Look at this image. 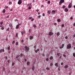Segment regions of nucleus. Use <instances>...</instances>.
Returning <instances> with one entry per match:
<instances>
[{"label":"nucleus","instance_id":"nucleus-42","mask_svg":"<svg viewBox=\"0 0 75 75\" xmlns=\"http://www.w3.org/2000/svg\"><path fill=\"white\" fill-rule=\"evenodd\" d=\"M14 65V63H12V66H13Z\"/></svg>","mask_w":75,"mask_h":75},{"label":"nucleus","instance_id":"nucleus-55","mask_svg":"<svg viewBox=\"0 0 75 75\" xmlns=\"http://www.w3.org/2000/svg\"><path fill=\"white\" fill-rule=\"evenodd\" d=\"M44 56H45V54H42V56L43 57H44Z\"/></svg>","mask_w":75,"mask_h":75},{"label":"nucleus","instance_id":"nucleus-54","mask_svg":"<svg viewBox=\"0 0 75 75\" xmlns=\"http://www.w3.org/2000/svg\"><path fill=\"white\" fill-rule=\"evenodd\" d=\"M3 71H5V69L4 68H4H3Z\"/></svg>","mask_w":75,"mask_h":75},{"label":"nucleus","instance_id":"nucleus-53","mask_svg":"<svg viewBox=\"0 0 75 75\" xmlns=\"http://www.w3.org/2000/svg\"><path fill=\"white\" fill-rule=\"evenodd\" d=\"M42 16H45V14H44V13H43Z\"/></svg>","mask_w":75,"mask_h":75},{"label":"nucleus","instance_id":"nucleus-45","mask_svg":"<svg viewBox=\"0 0 75 75\" xmlns=\"http://www.w3.org/2000/svg\"><path fill=\"white\" fill-rule=\"evenodd\" d=\"M63 57H66V55H65V54H63Z\"/></svg>","mask_w":75,"mask_h":75},{"label":"nucleus","instance_id":"nucleus-13","mask_svg":"<svg viewBox=\"0 0 75 75\" xmlns=\"http://www.w3.org/2000/svg\"><path fill=\"white\" fill-rule=\"evenodd\" d=\"M64 68L66 69L68 68V66L67 65H66L64 66Z\"/></svg>","mask_w":75,"mask_h":75},{"label":"nucleus","instance_id":"nucleus-7","mask_svg":"<svg viewBox=\"0 0 75 75\" xmlns=\"http://www.w3.org/2000/svg\"><path fill=\"white\" fill-rule=\"evenodd\" d=\"M69 8H71V3H70L68 6Z\"/></svg>","mask_w":75,"mask_h":75},{"label":"nucleus","instance_id":"nucleus-57","mask_svg":"<svg viewBox=\"0 0 75 75\" xmlns=\"http://www.w3.org/2000/svg\"><path fill=\"white\" fill-rule=\"evenodd\" d=\"M29 19H32V17H30L29 18Z\"/></svg>","mask_w":75,"mask_h":75},{"label":"nucleus","instance_id":"nucleus-29","mask_svg":"<svg viewBox=\"0 0 75 75\" xmlns=\"http://www.w3.org/2000/svg\"><path fill=\"white\" fill-rule=\"evenodd\" d=\"M33 27H34V28H35V27H36V25H33Z\"/></svg>","mask_w":75,"mask_h":75},{"label":"nucleus","instance_id":"nucleus-48","mask_svg":"<svg viewBox=\"0 0 75 75\" xmlns=\"http://www.w3.org/2000/svg\"><path fill=\"white\" fill-rule=\"evenodd\" d=\"M6 30H7V31H9V28H8Z\"/></svg>","mask_w":75,"mask_h":75},{"label":"nucleus","instance_id":"nucleus-24","mask_svg":"<svg viewBox=\"0 0 75 75\" xmlns=\"http://www.w3.org/2000/svg\"><path fill=\"white\" fill-rule=\"evenodd\" d=\"M73 56L74 57H75V53H73Z\"/></svg>","mask_w":75,"mask_h":75},{"label":"nucleus","instance_id":"nucleus-36","mask_svg":"<svg viewBox=\"0 0 75 75\" xmlns=\"http://www.w3.org/2000/svg\"><path fill=\"white\" fill-rule=\"evenodd\" d=\"M4 27H2V28H1V29L2 30H4Z\"/></svg>","mask_w":75,"mask_h":75},{"label":"nucleus","instance_id":"nucleus-11","mask_svg":"<svg viewBox=\"0 0 75 75\" xmlns=\"http://www.w3.org/2000/svg\"><path fill=\"white\" fill-rule=\"evenodd\" d=\"M32 69L33 71H34V70L35 69V68L34 67V66H33L32 67Z\"/></svg>","mask_w":75,"mask_h":75},{"label":"nucleus","instance_id":"nucleus-50","mask_svg":"<svg viewBox=\"0 0 75 75\" xmlns=\"http://www.w3.org/2000/svg\"><path fill=\"white\" fill-rule=\"evenodd\" d=\"M65 38H66V39H68V37L67 36H66L65 37Z\"/></svg>","mask_w":75,"mask_h":75},{"label":"nucleus","instance_id":"nucleus-38","mask_svg":"<svg viewBox=\"0 0 75 75\" xmlns=\"http://www.w3.org/2000/svg\"><path fill=\"white\" fill-rule=\"evenodd\" d=\"M52 65H53V63H51L50 64V66H52Z\"/></svg>","mask_w":75,"mask_h":75},{"label":"nucleus","instance_id":"nucleus-41","mask_svg":"<svg viewBox=\"0 0 75 75\" xmlns=\"http://www.w3.org/2000/svg\"><path fill=\"white\" fill-rule=\"evenodd\" d=\"M61 65H64V63H63V62H62V63H61Z\"/></svg>","mask_w":75,"mask_h":75},{"label":"nucleus","instance_id":"nucleus-16","mask_svg":"<svg viewBox=\"0 0 75 75\" xmlns=\"http://www.w3.org/2000/svg\"><path fill=\"white\" fill-rule=\"evenodd\" d=\"M55 65V66H56L57 67H58V63H56Z\"/></svg>","mask_w":75,"mask_h":75},{"label":"nucleus","instance_id":"nucleus-40","mask_svg":"<svg viewBox=\"0 0 75 75\" xmlns=\"http://www.w3.org/2000/svg\"><path fill=\"white\" fill-rule=\"evenodd\" d=\"M16 37H18V33H17L16 35Z\"/></svg>","mask_w":75,"mask_h":75},{"label":"nucleus","instance_id":"nucleus-58","mask_svg":"<svg viewBox=\"0 0 75 75\" xmlns=\"http://www.w3.org/2000/svg\"><path fill=\"white\" fill-rule=\"evenodd\" d=\"M5 58H6V59H7V56H6L5 57Z\"/></svg>","mask_w":75,"mask_h":75},{"label":"nucleus","instance_id":"nucleus-32","mask_svg":"<svg viewBox=\"0 0 75 75\" xmlns=\"http://www.w3.org/2000/svg\"><path fill=\"white\" fill-rule=\"evenodd\" d=\"M3 24V22H1L0 24H1V25H2Z\"/></svg>","mask_w":75,"mask_h":75},{"label":"nucleus","instance_id":"nucleus-46","mask_svg":"<svg viewBox=\"0 0 75 75\" xmlns=\"http://www.w3.org/2000/svg\"><path fill=\"white\" fill-rule=\"evenodd\" d=\"M39 11V9H37L36 10V11H37V12H38Z\"/></svg>","mask_w":75,"mask_h":75},{"label":"nucleus","instance_id":"nucleus-35","mask_svg":"<svg viewBox=\"0 0 75 75\" xmlns=\"http://www.w3.org/2000/svg\"><path fill=\"white\" fill-rule=\"evenodd\" d=\"M47 3H49V4L50 3V1H47Z\"/></svg>","mask_w":75,"mask_h":75},{"label":"nucleus","instance_id":"nucleus-4","mask_svg":"<svg viewBox=\"0 0 75 75\" xmlns=\"http://www.w3.org/2000/svg\"><path fill=\"white\" fill-rule=\"evenodd\" d=\"M25 48L26 51H28L29 50V47H27L26 46L25 47Z\"/></svg>","mask_w":75,"mask_h":75},{"label":"nucleus","instance_id":"nucleus-28","mask_svg":"<svg viewBox=\"0 0 75 75\" xmlns=\"http://www.w3.org/2000/svg\"><path fill=\"white\" fill-rule=\"evenodd\" d=\"M23 54H21L20 56H21V57H23Z\"/></svg>","mask_w":75,"mask_h":75},{"label":"nucleus","instance_id":"nucleus-31","mask_svg":"<svg viewBox=\"0 0 75 75\" xmlns=\"http://www.w3.org/2000/svg\"><path fill=\"white\" fill-rule=\"evenodd\" d=\"M7 49H8V50H10V48L9 47H8Z\"/></svg>","mask_w":75,"mask_h":75},{"label":"nucleus","instance_id":"nucleus-6","mask_svg":"<svg viewBox=\"0 0 75 75\" xmlns=\"http://www.w3.org/2000/svg\"><path fill=\"white\" fill-rule=\"evenodd\" d=\"M64 44H62V46L60 47V48L61 49V48H64Z\"/></svg>","mask_w":75,"mask_h":75},{"label":"nucleus","instance_id":"nucleus-27","mask_svg":"<svg viewBox=\"0 0 75 75\" xmlns=\"http://www.w3.org/2000/svg\"><path fill=\"white\" fill-rule=\"evenodd\" d=\"M27 65H29V64H30V62H27Z\"/></svg>","mask_w":75,"mask_h":75},{"label":"nucleus","instance_id":"nucleus-26","mask_svg":"<svg viewBox=\"0 0 75 75\" xmlns=\"http://www.w3.org/2000/svg\"><path fill=\"white\" fill-rule=\"evenodd\" d=\"M63 8H65V6L64 5L62 7Z\"/></svg>","mask_w":75,"mask_h":75},{"label":"nucleus","instance_id":"nucleus-3","mask_svg":"<svg viewBox=\"0 0 75 75\" xmlns=\"http://www.w3.org/2000/svg\"><path fill=\"white\" fill-rule=\"evenodd\" d=\"M22 2H23L22 0H19L18 2V4H19V5H20V4H21V3H22Z\"/></svg>","mask_w":75,"mask_h":75},{"label":"nucleus","instance_id":"nucleus-8","mask_svg":"<svg viewBox=\"0 0 75 75\" xmlns=\"http://www.w3.org/2000/svg\"><path fill=\"white\" fill-rule=\"evenodd\" d=\"M40 51V49H38L37 50H35V52H36V53H37V52H38V51Z\"/></svg>","mask_w":75,"mask_h":75},{"label":"nucleus","instance_id":"nucleus-22","mask_svg":"<svg viewBox=\"0 0 75 75\" xmlns=\"http://www.w3.org/2000/svg\"><path fill=\"white\" fill-rule=\"evenodd\" d=\"M20 55H17V57H16V58H18V57H20Z\"/></svg>","mask_w":75,"mask_h":75},{"label":"nucleus","instance_id":"nucleus-20","mask_svg":"<svg viewBox=\"0 0 75 75\" xmlns=\"http://www.w3.org/2000/svg\"><path fill=\"white\" fill-rule=\"evenodd\" d=\"M8 7L6 6L5 7V9H7V8H8Z\"/></svg>","mask_w":75,"mask_h":75},{"label":"nucleus","instance_id":"nucleus-15","mask_svg":"<svg viewBox=\"0 0 75 75\" xmlns=\"http://www.w3.org/2000/svg\"><path fill=\"white\" fill-rule=\"evenodd\" d=\"M30 40H33V36H30Z\"/></svg>","mask_w":75,"mask_h":75},{"label":"nucleus","instance_id":"nucleus-51","mask_svg":"<svg viewBox=\"0 0 75 75\" xmlns=\"http://www.w3.org/2000/svg\"><path fill=\"white\" fill-rule=\"evenodd\" d=\"M2 52H4V49H2Z\"/></svg>","mask_w":75,"mask_h":75},{"label":"nucleus","instance_id":"nucleus-2","mask_svg":"<svg viewBox=\"0 0 75 75\" xmlns=\"http://www.w3.org/2000/svg\"><path fill=\"white\" fill-rule=\"evenodd\" d=\"M64 0H60V1L59 3V5H61L62 3H64Z\"/></svg>","mask_w":75,"mask_h":75},{"label":"nucleus","instance_id":"nucleus-23","mask_svg":"<svg viewBox=\"0 0 75 75\" xmlns=\"http://www.w3.org/2000/svg\"><path fill=\"white\" fill-rule=\"evenodd\" d=\"M11 4H12V2H11L10 1L9 2V4L11 5Z\"/></svg>","mask_w":75,"mask_h":75},{"label":"nucleus","instance_id":"nucleus-52","mask_svg":"<svg viewBox=\"0 0 75 75\" xmlns=\"http://www.w3.org/2000/svg\"><path fill=\"white\" fill-rule=\"evenodd\" d=\"M57 55L58 56H59V53H57Z\"/></svg>","mask_w":75,"mask_h":75},{"label":"nucleus","instance_id":"nucleus-37","mask_svg":"<svg viewBox=\"0 0 75 75\" xmlns=\"http://www.w3.org/2000/svg\"><path fill=\"white\" fill-rule=\"evenodd\" d=\"M14 42H15V41H13L12 42V44H14Z\"/></svg>","mask_w":75,"mask_h":75},{"label":"nucleus","instance_id":"nucleus-60","mask_svg":"<svg viewBox=\"0 0 75 75\" xmlns=\"http://www.w3.org/2000/svg\"><path fill=\"white\" fill-rule=\"evenodd\" d=\"M70 18H71V20H72V19H73V17H71Z\"/></svg>","mask_w":75,"mask_h":75},{"label":"nucleus","instance_id":"nucleus-34","mask_svg":"<svg viewBox=\"0 0 75 75\" xmlns=\"http://www.w3.org/2000/svg\"><path fill=\"white\" fill-rule=\"evenodd\" d=\"M64 27V24H63L62 25V27Z\"/></svg>","mask_w":75,"mask_h":75},{"label":"nucleus","instance_id":"nucleus-56","mask_svg":"<svg viewBox=\"0 0 75 75\" xmlns=\"http://www.w3.org/2000/svg\"><path fill=\"white\" fill-rule=\"evenodd\" d=\"M17 21V19L15 20V21Z\"/></svg>","mask_w":75,"mask_h":75},{"label":"nucleus","instance_id":"nucleus-9","mask_svg":"<svg viewBox=\"0 0 75 75\" xmlns=\"http://www.w3.org/2000/svg\"><path fill=\"white\" fill-rule=\"evenodd\" d=\"M64 11L66 12H68V9L67 8H65L64 9Z\"/></svg>","mask_w":75,"mask_h":75},{"label":"nucleus","instance_id":"nucleus-1","mask_svg":"<svg viewBox=\"0 0 75 75\" xmlns=\"http://www.w3.org/2000/svg\"><path fill=\"white\" fill-rule=\"evenodd\" d=\"M71 48V45L69 44L67 46V49H70Z\"/></svg>","mask_w":75,"mask_h":75},{"label":"nucleus","instance_id":"nucleus-49","mask_svg":"<svg viewBox=\"0 0 75 75\" xmlns=\"http://www.w3.org/2000/svg\"><path fill=\"white\" fill-rule=\"evenodd\" d=\"M38 17L39 18H40V17H41V16L40 15L39 16H38Z\"/></svg>","mask_w":75,"mask_h":75},{"label":"nucleus","instance_id":"nucleus-47","mask_svg":"<svg viewBox=\"0 0 75 75\" xmlns=\"http://www.w3.org/2000/svg\"><path fill=\"white\" fill-rule=\"evenodd\" d=\"M21 35H23V32H21Z\"/></svg>","mask_w":75,"mask_h":75},{"label":"nucleus","instance_id":"nucleus-61","mask_svg":"<svg viewBox=\"0 0 75 75\" xmlns=\"http://www.w3.org/2000/svg\"><path fill=\"white\" fill-rule=\"evenodd\" d=\"M30 31H31V29H29V32L30 33Z\"/></svg>","mask_w":75,"mask_h":75},{"label":"nucleus","instance_id":"nucleus-64","mask_svg":"<svg viewBox=\"0 0 75 75\" xmlns=\"http://www.w3.org/2000/svg\"><path fill=\"white\" fill-rule=\"evenodd\" d=\"M73 7H74V8H75V5H74V6H73Z\"/></svg>","mask_w":75,"mask_h":75},{"label":"nucleus","instance_id":"nucleus-19","mask_svg":"<svg viewBox=\"0 0 75 75\" xmlns=\"http://www.w3.org/2000/svg\"><path fill=\"white\" fill-rule=\"evenodd\" d=\"M3 13H5V12H6V9H4L3 10Z\"/></svg>","mask_w":75,"mask_h":75},{"label":"nucleus","instance_id":"nucleus-14","mask_svg":"<svg viewBox=\"0 0 75 75\" xmlns=\"http://www.w3.org/2000/svg\"><path fill=\"white\" fill-rule=\"evenodd\" d=\"M50 59L52 60V59H53V57L52 56H51L50 58Z\"/></svg>","mask_w":75,"mask_h":75},{"label":"nucleus","instance_id":"nucleus-30","mask_svg":"<svg viewBox=\"0 0 75 75\" xmlns=\"http://www.w3.org/2000/svg\"><path fill=\"white\" fill-rule=\"evenodd\" d=\"M16 45H18V43L17 42H16Z\"/></svg>","mask_w":75,"mask_h":75},{"label":"nucleus","instance_id":"nucleus-62","mask_svg":"<svg viewBox=\"0 0 75 75\" xmlns=\"http://www.w3.org/2000/svg\"><path fill=\"white\" fill-rule=\"evenodd\" d=\"M34 47L35 48H36V46L35 45L34 46Z\"/></svg>","mask_w":75,"mask_h":75},{"label":"nucleus","instance_id":"nucleus-33","mask_svg":"<svg viewBox=\"0 0 75 75\" xmlns=\"http://www.w3.org/2000/svg\"><path fill=\"white\" fill-rule=\"evenodd\" d=\"M12 26V24H10L9 25V27H11Z\"/></svg>","mask_w":75,"mask_h":75},{"label":"nucleus","instance_id":"nucleus-18","mask_svg":"<svg viewBox=\"0 0 75 75\" xmlns=\"http://www.w3.org/2000/svg\"><path fill=\"white\" fill-rule=\"evenodd\" d=\"M59 35H60V33H59L58 32V33H57V36H59Z\"/></svg>","mask_w":75,"mask_h":75},{"label":"nucleus","instance_id":"nucleus-12","mask_svg":"<svg viewBox=\"0 0 75 75\" xmlns=\"http://www.w3.org/2000/svg\"><path fill=\"white\" fill-rule=\"evenodd\" d=\"M19 28V25H17L16 26V29H18Z\"/></svg>","mask_w":75,"mask_h":75},{"label":"nucleus","instance_id":"nucleus-5","mask_svg":"<svg viewBox=\"0 0 75 75\" xmlns=\"http://www.w3.org/2000/svg\"><path fill=\"white\" fill-rule=\"evenodd\" d=\"M53 34L54 33H53L52 32H49V35H50L51 36V35H53Z\"/></svg>","mask_w":75,"mask_h":75},{"label":"nucleus","instance_id":"nucleus-39","mask_svg":"<svg viewBox=\"0 0 75 75\" xmlns=\"http://www.w3.org/2000/svg\"><path fill=\"white\" fill-rule=\"evenodd\" d=\"M0 52L1 53V52H2V49H1L0 50Z\"/></svg>","mask_w":75,"mask_h":75},{"label":"nucleus","instance_id":"nucleus-17","mask_svg":"<svg viewBox=\"0 0 75 75\" xmlns=\"http://www.w3.org/2000/svg\"><path fill=\"white\" fill-rule=\"evenodd\" d=\"M47 13L48 14H50L51 13V11H50V10L48 11Z\"/></svg>","mask_w":75,"mask_h":75},{"label":"nucleus","instance_id":"nucleus-10","mask_svg":"<svg viewBox=\"0 0 75 75\" xmlns=\"http://www.w3.org/2000/svg\"><path fill=\"white\" fill-rule=\"evenodd\" d=\"M54 13H55V11L54 10L52 11V14H54Z\"/></svg>","mask_w":75,"mask_h":75},{"label":"nucleus","instance_id":"nucleus-44","mask_svg":"<svg viewBox=\"0 0 75 75\" xmlns=\"http://www.w3.org/2000/svg\"><path fill=\"white\" fill-rule=\"evenodd\" d=\"M28 9H29V10H30V9H31V7L30 6L29 7Z\"/></svg>","mask_w":75,"mask_h":75},{"label":"nucleus","instance_id":"nucleus-25","mask_svg":"<svg viewBox=\"0 0 75 75\" xmlns=\"http://www.w3.org/2000/svg\"><path fill=\"white\" fill-rule=\"evenodd\" d=\"M46 69H47V70H50V68H49L48 67H47L46 68Z\"/></svg>","mask_w":75,"mask_h":75},{"label":"nucleus","instance_id":"nucleus-21","mask_svg":"<svg viewBox=\"0 0 75 75\" xmlns=\"http://www.w3.org/2000/svg\"><path fill=\"white\" fill-rule=\"evenodd\" d=\"M61 21V19H59L57 20V22H60Z\"/></svg>","mask_w":75,"mask_h":75},{"label":"nucleus","instance_id":"nucleus-63","mask_svg":"<svg viewBox=\"0 0 75 75\" xmlns=\"http://www.w3.org/2000/svg\"><path fill=\"white\" fill-rule=\"evenodd\" d=\"M24 61H27V59H24Z\"/></svg>","mask_w":75,"mask_h":75},{"label":"nucleus","instance_id":"nucleus-59","mask_svg":"<svg viewBox=\"0 0 75 75\" xmlns=\"http://www.w3.org/2000/svg\"><path fill=\"white\" fill-rule=\"evenodd\" d=\"M46 60L47 61H48V59L47 58V59H46Z\"/></svg>","mask_w":75,"mask_h":75},{"label":"nucleus","instance_id":"nucleus-43","mask_svg":"<svg viewBox=\"0 0 75 75\" xmlns=\"http://www.w3.org/2000/svg\"><path fill=\"white\" fill-rule=\"evenodd\" d=\"M23 69L24 70H25V69H26V68L24 67Z\"/></svg>","mask_w":75,"mask_h":75}]
</instances>
